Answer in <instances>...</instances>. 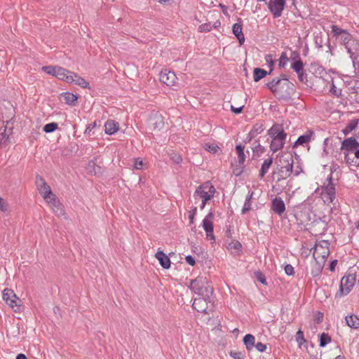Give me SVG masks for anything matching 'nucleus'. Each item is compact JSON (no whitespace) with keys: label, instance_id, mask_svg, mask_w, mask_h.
<instances>
[{"label":"nucleus","instance_id":"48","mask_svg":"<svg viewBox=\"0 0 359 359\" xmlns=\"http://www.w3.org/2000/svg\"><path fill=\"white\" fill-rule=\"evenodd\" d=\"M230 355L233 359H243V354L239 351H231Z\"/></svg>","mask_w":359,"mask_h":359},{"label":"nucleus","instance_id":"34","mask_svg":"<svg viewBox=\"0 0 359 359\" xmlns=\"http://www.w3.org/2000/svg\"><path fill=\"white\" fill-rule=\"evenodd\" d=\"M62 97L66 104H74V103L76 101L77 97L71 93H65L62 95Z\"/></svg>","mask_w":359,"mask_h":359},{"label":"nucleus","instance_id":"29","mask_svg":"<svg viewBox=\"0 0 359 359\" xmlns=\"http://www.w3.org/2000/svg\"><path fill=\"white\" fill-rule=\"evenodd\" d=\"M268 72L261 68H255L253 71V79L255 82L259 81L267 75Z\"/></svg>","mask_w":359,"mask_h":359},{"label":"nucleus","instance_id":"21","mask_svg":"<svg viewBox=\"0 0 359 359\" xmlns=\"http://www.w3.org/2000/svg\"><path fill=\"white\" fill-rule=\"evenodd\" d=\"M314 133L312 130H309L306 134L300 135L294 142L293 147H297L298 146L309 143Z\"/></svg>","mask_w":359,"mask_h":359},{"label":"nucleus","instance_id":"15","mask_svg":"<svg viewBox=\"0 0 359 359\" xmlns=\"http://www.w3.org/2000/svg\"><path fill=\"white\" fill-rule=\"evenodd\" d=\"M359 147V143L354 137L345 139L341 144V149L344 151L352 153Z\"/></svg>","mask_w":359,"mask_h":359},{"label":"nucleus","instance_id":"31","mask_svg":"<svg viewBox=\"0 0 359 359\" xmlns=\"http://www.w3.org/2000/svg\"><path fill=\"white\" fill-rule=\"evenodd\" d=\"M327 180H329V183L327 184V186L325 187L323 193L328 194L329 195L332 196V197H334V196H336V194H335L336 192H335L334 185L332 182V175H330Z\"/></svg>","mask_w":359,"mask_h":359},{"label":"nucleus","instance_id":"25","mask_svg":"<svg viewBox=\"0 0 359 359\" xmlns=\"http://www.w3.org/2000/svg\"><path fill=\"white\" fill-rule=\"evenodd\" d=\"M274 173L278 175L277 182L285 180L291 176L290 172H287V170L284 169L281 166H278Z\"/></svg>","mask_w":359,"mask_h":359},{"label":"nucleus","instance_id":"63","mask_svg":"<svg viewBox=\"0 0 359 359\" xmlns=\"http://www.w3.org/2000/svg\"><path fill=\"white\" fill-rule=\"evenodd\" d=\"M302 172H303V169L300 166V165H297L296 169L294 170V175L295 176H298L299 175H300Z\"/></svg>","mask_w":359,"mask_h":359},{"label":"nucleus","instance_id":"55","mask_svg":"<svg viewBox=\"0 0 359 359\" xmlns=\"http://www.w3.org/2000/svg\"><path fill=\"white\" fill-rule=\"evenodd\" d=\"M290 59L293 60V62L302 60L299 56V54L297 51H292L290 55Z\"/></svg>","mask_w":359,"mask_h":359},{"label":"nucleus","instance_id":"22","mask_svg":"<svg viewBox=\"0 0 359 359\" xmlns=\"http://www.w3.org/2000/svg\"><path fill=\"white\" fill-rule=\"evenodd\" d=\"M119 125L117 122L114 120H108L105 124V133L107 135H113L118 130Z\"/></svg>","mask_w":359,"mask_h":359},{"label":"nucleus","instance_id":"58","mask_svg":"<svg viewBox=\"0 0 359 359\" xmlns=\"http://www.w3.org/2000/svg\"><path fill=\"white\" fill-rule=\"evenodd\" d=\"M254 153H263L264 151V148L259 143L257 146H255L253 149Z\"/></svg>","mask_w":359,"mask_h":359},{"label":"nucleus","instance_id":"47","mask_svg":"<svg viewBox=\"0 0 359 359\" xmlns=\"http://www.w3.org/2000/svg\"><path fill=\"white\" fill-rule=\"evenodd\" d=\"M196 211H197V208L194 207V208L189 212V222L191 224H194V217L196 214Z\"/></svg>","mask_w":359,"mask_h":359},{"label":"nucleus","instance_id":"62","mask_svg":"<svg viewBox=\"0 0 359 359\" xmlns=\"http://www.w3.org/2000/svg\"><path fill=\"white\" fill-rule=\"evenodd\" d=\"M337 259H334V260L332 261L331 263L330 264L329 269L331 271H334V269H335V267L337 266Z\"/></svg>","mask_w":359,"mask_h":359},{"label":"nucleus","instance_id":"32","mask_svg":"<svg viewBox=\"0 0 359 359\" xmlns=\"http://www.w3.org/2000/svg\"><path fill=\"white\" fill-rule=\"evenodd\" d=\"M236 151L238 158L239 164L242 165L244 163L245 161V155L244 153V147L241 144H238L236 146Z\"/></svg>","mask_w":359,"mask_h":359},{"label":"nucleus","instance_id":"42","mask_svg":"<svg viewBox=\"0 0 359 359\" xmlns=\"http://www.w3.org/2000/svg\"><path fill=\"white\" fill-rule=\"evenodd\" d=\"M346 30L342 29L340 27H338L337 26L332 25V32L334 34V36L337 37H340V36L345 32Z\"/></svg>","mask_w":359,"mask_h":359},{"label":"nucleus","instance_id":"5","mask_svg":"<svg viewBox=\"0 0 359 359\" xmlns=\"http://www.w3.org/2000/svg\"><path fill=\"white\" fill-rule=\"evenodd\" d=\"M36 185L39 194L48 203L55 205L56 198L53 194L50 186H48L43 178L40 175L36 177Z\"/></svg>","mask_w":359,"mask_h":359},{"label":"nucleus","instance_id":"9","mask_svg":"<svg viewBox=\"0 0 359 359\" xmlns=\"http://www.w3.org/2000/svg\"><path fill=\"white\" fill-rule=\"evenodd\" d=\"M212 301V298L197 297L194 299L192 307L198 312L208 313L209 304Z\"/></svg>","mask_w":359,"mask_h":359},{"label":"nucleus","instance_id":"18","mask_svg":"<svg viewBox=\"0 0 359 359\" xmlns=\"http://www.w3.org/2000/svg\"><path fill=\"white\" fill-rule=\"evenodd\" d=\"M55 76L58 79L64 80L67 83H73V72L63 67H58Z\"/></svg>","mask_w":359,"mask_h":359},{"label":"nucleus","instance_id":"57","mask_svg":"<svg viewBox=\"0 0 359 359\" xmlns=\"http://www.w3.org/2000/svg\"><path fill=\"white\" fill-rule=\"evenodd\" d=\"M185 260H186L187 263L191 266H194L196 264L195 259L191 255L186 256Z\"/></svg>","mask_w":359,"mask_h":359},{"label":"nucleus","instance_id":"50","mask_svg":"<svg viewBox=\"0 0 359 359\" xmlns=\"http://www.w3.org/2000/svg\"><path fill=\"white\" fill-rule=\"evenodd\" d=\"M284 269H285V273L288 276H292L294 273V268L291 264L285 265Z\"/></svg>","mask_w":359,"mask_h":359},{"label":"nucleus","instance_id":"38","mask_svg":"<svg viewBox=\"0 0 359 359\" xmlns=\"http://www.w3.org/2000/svg\"><path fill=\"white\" fill-rule=\"evenodd\" d=\"M57 128V123L52 122L47 123L43 127V131L46 133H53Z\"/></svg>","mask_w":359,"mask_h":359},{"label":"nucleus","instance_id":"28","mask_svg":"<svg viewBox=\"0 0 359 359\" xmlns=\"http://www.w3.org/2000/svg\"><path fill=\"white\" fill-rule=\"evenodd\" d=\"M73 83L83 88H89V83L87 82L83 78L79 76L78 74L73 72Z\"/></svg>","mask_w":359,"mask_h":359},{"label":"nucleus","instance_id":"35","mask_svg":"<svg viewBox=\"0 0 359 359\" xmlns=\"http://www.w3.org/2000/svg\"><path fill=\"white\" fill-rule=\"evenodd\" d=\"M332 339L331 337L325 332H323L320 335V344L319 346L320 347H325L328 343L331 341Z\"/></svg>","mask_w":359,"mask_h":359},{"label":"nucleus","instance_id":"1","mask_svg":"<svg viewBox=\"0 0 359 359\" xmlns=\"http://www.w3.org/2000/svg\"><path fill=\"white\" fill-rule=\"evenodd\" d=\"M266 85L278 100L287 101L290 99L294 93L293 83L289 81L285 75L282 79H273Z\"/></svg>","mask_w":359,"mask_h":359},{"label":"nucleus","instance_id":"49","mask_svg":"<svg viewBox=\"0 0 359 359\" xmlns=\"http://www.w3.org/2000/svg\"><path fill=\"white\" fill-rule=\"evenodd\" d=\"M252 130L254 131L255 134L258 135L264 130V128L262 125L255 124L253 126Z\"/></svg>","mask_w":359,"mask_h":359},{"label":"nucleus","instance_id":"11","mask_svg":"<svg viewBox=\"0 0 359 359\" xmlns=\"http://www.w3.org/2000/svg\"><path fill=\"white\" fill-rule=\"evenodd\" d=\"M285 5V0H270L268 8L273 14V18H276L281 15Z\"/></svg>","mask_w":359,"mask_h":359},{"label":"nucleus","instance_id":"13","mask_svg":"<svg viewBox=\"0 0 359 359\" xmlns=\"http://www.w3.org/2000/svg\"><path fill=\"white\" fill-rule=\"evenodd\" d=\"M159 80L168 86H172L176 83L177 76L174 72L164 69L160 72Z\"/></svg>","mask_w":359,"mask_h":359},{"label":"nucleus","instance_id":"43","mask_svg":"<svg viewBox=\"0 0 359 359\" xmlns=\"http://www.w3.org/2000/svg\"><path fill=\"white\" fill-rule=\"evenodd\" d=\"M296 341L299 343V346H301L304 342H305L304 332L301 330H299L297 332Z\"/></svg>","mask_w":359,"mask_h":359},{"label":"nucleus","instance_id":"17","mask_svg":"<svg viewBox=\"0 0 359 359\" xmlns=\"http://www.w3.org/2000/svg\"><path fill=\"white\" fill-rule=\"evenodd\" d=\"M238 22L233 24L232 27L233 34L236 36L240 45H243L245 42V36L243 33L242 20L238 18Z\"/></svg>","mask_w":359,"mask_h":359},{"label":"nucleus","instance_id":"61","mask_svg":"<svg viewBox=\"0 0 359 359\" xmlns=\"http://www.w3.org/2000/svg\"><path fill=\"white\" fill-rule=\"evenodd\" d=\"M95 127V123H94L93 124H89L86 130H85V132L84 133L85 134H90V133L91 132V130Z\"/></svg>","mask_w":359,"mask_h":359},{"label":"nucleus","instance_id":"33","mask_svg":"<svg viewBox=\"0 0 359 359\" xmlns=\"http://www.w3.org/2000/svg\"><path fill=\"white\" fill-rule=\"evenodd\" d=\"M279 161L280 164L278 166H283V165H287V163H294L293 156L290 154L281 156L280 157Z\"/></svg>","mask_w":359,"mask_h":359},{"label":"nucleus","instance_id":"14","mask_svg":"<svg viewBox=\"0 0 359 359\" xmlns=\"http://www.w3.org/2000/svg\"><path fill=\"white\" fill-rule=\"evenodd\" d=\"M291 68L297 74L299 81L306 83L307 74L304 72L303 62L302 60L293 62L291 64Z\"/></svg>","mask_w":359,"mask_h":359},{"label":"nucleus","instance_id":"64","mask_svg":"<svg viewBox=\"0 0 359 359\" xmlns=\"http://www.w3.org/2000/svg\"><path fill=\"white\" fill-rule=\"evenodd\" d=\"M199 29L201 31H210V25H202L199 27Z\"/></svg>","mask_w":359,"mask_h":359},{"label":"nucleus","instance_id":"54","mask_svg":"<svg viewBox=\"0 0 359 359\" xmlns=\"http://www.w3.org/2000/svg\"><path fill=\"white\" fill-rule=\"evenodd\" d=\"M204 148L205 150H207L210 152L215 153L217 151V149L219 147L217 146L209 144H205V145L204 146Z\"/></svg>","mask_w":359,"mask_h":359},{"label":"nucleus","instance_id":"24","mask_svg":"<svg viewBox=\"0 0 359 359\" xmlns=\"http://www.w3.org/2000/svg\"><path fill=\"white\" fill-rule=\"evenodd\" d=\"M273 163V158L269 157L267 159L264 161V163L262 165L261 169L259 170V177L263 178L265 174L269 171V169Z\"/></svg>","mask_w":359,"mask_h":359},{"label":"nucleus","instance_id":"19","mask_svg":"<svg viewBox=\"0 0 359 359\" xmlns=\"http://www.w3.org/2000/svg\"><path fill=\"white\" fill-rule=\"evenodd\" d=\"M271 209L279 215H282L285 210V205L281 198H275L271 203Z\"/></svg>","mask_w":359,"mask_h":359},{"label":"nucleus","instance_id":"53","mask_svg":"<svg viewBox=\"0 0 359 359\" xmlns=\"http://www.w3.org/2000/svg\"><path fill=\"white\" fill-rule=\"evenodd\" d=\"M254 347H255L256 349L259 352H264L266 349V344L262 342H258L257 344H255Z\"/></svg>","mask_w":359,"mask_h":359},{"label":"nucleus","instance_id":"60","mask_svg":"<svg viewBox=\"0 0 359 359\" xmlns=\"http://www.w3.org/2000/svg\"><path fill=\"white\" fill-rule=\"evenodd\" d=\"M243 107H244V106H241V107H234L233 106H232V105H231V110L233 113H235V114H238L241 113V111H242V110H243Z\"/></svg>","mask_w":359,"mask_h":359},{"label":"nucleus","instance_id":"39","mask_svg":"<svg viewBox=\"0 0 359 359\" xmlns=\"http://www.w3.org/2000/svg\"><path fill=\"white\" fill-rule=\"evenodd\" d=\"M331 82H332V85H331L330 90V93L337 97H340L341 95V90L337 88V87L335 86V85L334 83L333 79H331Z\"/></svg>","mask_w":359,"mask_h":359},{"label":"nucleus","instance_id":"45","mask_svg":"<svg viewBox=\"0 0 359 359\" xmlns=\"http://www.w3.org/2000/svg\"><path fill=\"white\" fill-rule=\"evenodd\" d=\"M170 158L172 160L174 163L176 164H179L182 162V158L181 156L177 153L172 152L170 154Z\"/></svg>","mask_w":359,"mask_h":359},{"label":"nucleus","instance_id":"56","mask_svg":"<svg viewBox=\"0 0 359 359\" xmlns=\"http://www.w3.org/2000/svg\"><path fill=\"white\" fill-rule=\"evenodd\" d=\"M143 161L140 158H136L134 162V167L137 170L142 168Z\"/></svg>","mask_w":359,"mask_h":359},{"label":"nucleus","instance_id":"23","mask_svg":"<svg viewBox=\"0 0 359 359\" xmlns=\"http://www.w3.org/2000/svg\"><path fill=\"white\" fill-rule=\"evenodd\" d=\"M346 322L348 327L353 329L359 328V318L355 315H350L346 317Z\"/></svg>","mask_w":359,"mask_h":359},{"label":"nucleus","instance_id":"3","mask_svg":"<svg viewBox=\"0 0 359 359\" xmlns=\"http://www.w3.org/2000/svg\"><path fill=\"white\" fill-rule=\"evenodd\" d=\"M189 287L198 297L212 298L213 288L205 277H197L191 280Z\"/></svg>","mask_w":359,"mask_h":359},{"label":"nucleus","instance_id":"27","mask_svg":"<svg viewBox=\"0 0 359 359\" xmlns=\"http://www.w3.org/2000/svg\"><path fill=\"white\" fill-rule=\"evenodd\" d=\"M255 338L252 334H248L243 338V343L248 351L252 350L255 346Z\"/></svg>","mask_w":359,"mask_h":359},{"label":"nucleus","instance_id":"46","mask_svg":"<svg viewBox=\"0 0 359 359\" xmlns=\"http://www.w3.org/2000/svg\"><path fill=\"white\" fill-rule=\"evenodd\" d=\"M344 158L347 163H351L354 161V156L353 153L344 151Z\"/></svg>","mask_w":359,"mask_h":359},{"label":"nucleus","instance_id":"7","mask_svg":"<svg viewBox=\"0 0 359 359\" xmlns=\"http://www.w3.org/2000/svg\"><path fill=\"white\" fill-rule=\"evenodd\" d=\"M3 299L14 310L15 312H18L20 310L21 300L16 296L12 290L8 288L4 290Z\"/></svg>","mask_w":359,"mask_h":359},{"label":"nucleus","instance_id":"51","mask_svg":"<svg viewBox=\"0 0 359 359\" xmlns=\"http://www.w3.org/2000/svg\"><path fill=\"white\" fill-rule=\"evenodd\" d=\"M49 204L52 207V208L55 212L62 213V210L61 208L60 204L57 201H56L55 205L52 204V203H49Z\"/></svg>","mask_w":359,"mask_h":359},{"label":"nucleus","instance_id":"30","mask_svg":"<svg viewBox=\"0 0 359 359\" xmlns=\"http://www.w3.org/2000/svg\"><path fill=\"white\" fill-rule=\"evenodd\" d=\"M254 194L253 191H249L248 194L246 197L244 205L242 208L241 212L242 214H245L247 212L251 210V200L252 198V196Z\"/></svg>","mask_w":359,"mask_h":359},{"label":"nucleus","instance_id":"6","mask_svg":"<svg viewBox=\"0 0 359 359\" xmlns=\"http://www.w3.org/2000/svg\"><path fill=\"white\" fill-rule=\"evenodd\" d=\"M355 280L356 275L355 273H348L341 278L339 289L340 296L346 295L351 292L355 285Z\"/></svg>","mask_w":359,"mask_h":359},{"label":"nucleus","instance_id":"4","mask_svg":"<svg viewBox=\"0 0 359 359\" xmlns=\"http://www.w3.org/2000/svg\"><path fill=\"white\" fill-rule=\"evenodd\" d=\"M330 243L327 241H321L316 243L313 252V257L315 259V265L318 272H320L325 264V262L330 255Z\"/></svg>","mask_w":359,"mask_h":359},{"label":"nucleus","instance_id":"41","mask_svg":"<svg viewBox=\"0 0 359 359\" xmlns=\"http://www.w3.org/2000/svg\"><path fill=\"white\" fill-rule=\"evenodd\" d=\"M322 198L323 199L324 202L326 203H328V204L333 203L336 198V196H334V197H332V196H330L328 194L323 192L322 193Z\"/></svg>","mask_w":359,"mask_h":359},{"label":"nucleus","instance_id":"37","mask_svg":"<svg viewBox=\"0 0 359 359\" xmlns=\"http://www.w3.org/2000/svg\"><path fill=\"white\" fill-rule=\"evenodd\" d=\"M339 38H340L341 41L343 42L345 47L346 46V45H348L349 43V42L351 41H352L353 39L352 38L351 35L349 33H348L346 31H345V32H344V34H342Z\"/></svg>","mask_w":359,"mask_h":359},{"label":"nucleus","instance_id":"10","mask_svg":"<svg viewBox=\"0 0 359 359\" xmlns=\"http://www.w3.org/2000/svg\"><path fill=\"white\" fill-rule=\"evenodd\" d=\"M149 124L153 130H161L164 127V118L158 111L151 114Z\"/></svg>","mask_w":359,"mask_h":359},{"label":"nucleus","instance_id":"52","mask_svg":"<svg viewBox=\"0 0 359 359\" xmlns=\"http://www.w3.org/2000/svg\"><path fill=\"white\" fill-rule=\"evenodd\" d=\"M8 210V204L4 198L0 197V212H6Z\"/></svg>","mask_w":359,"mask_h":359},{"label":"nucleus","instance_id":"8","mask_svg":"<svg viewBox=\"0 0 359 359\" xmlns=\"http://www.w3.org/2000/svg\"><path fill=\"white\" fill-rule=\"evenodd\" d=\"M215 191L214 186L210 182H205L196 189L194 196L195 198H204L205 197L212 198Z\"/></svg>","mask_w":359,"mask_h":359},{"label":"nucleus","instance_id":"12","mask_svg":"<svg viewBox=\"0 0 359 359\" xmlns=\"http://www.w3.org/2000/svg\"><path fill=\"white\" fill-rule=\"evenodd\" d=\"M213 213L210 212L203 220V227L206 233L207 238L209 240H215V236L213 235Z\"/></svg>","mask_w":359,"mask_h":359},{"label":"nucleus","instance_id":"2","mask_svg":"<svg viewBox=\"0 0 359 359\" xmlns=\"http://www.w3.org/2000/svg\"><path fill=\"white\" fill-rule=\"evenodd\" d=\"M268 135L271 139L269 147L273 153L281 150L285 144L287 137V133L284 131L283 126L273 124L268 130Z\"/></svg>","mask_w":359,"mask_h":359},{"label":"nucleus","instance_id":"36","mask_svg":"<svg viewBox=\"0 0 359 359\" xmlns=\"http://www.w3.org/2000/svg\"><path fill=\"white\" fill-rule=\"evenodd\" d=\"M58 67L59 66H43L42 67V70L48 74L55 76Z\"/></svg>","mask_w":359,"mask_h":359},{"label":"nucleus","instance_id":"44","mask_svg":"<svg viewBox=\"0 0 359 359\" xmlns=\"http://www.w3.org/2000/svg\"><path fill=\"white\" fill-rule=\"evenodd\" d=\"M229 248L231 250H235L236 251H240L242 248V245L238 241H233L229 244Z\"/></svg>","mask_w":359,"mask_h":359},{"label":"nucleus","instance_id":"40","mask_svg":"<svg viewBox=\"0 0 359 359\" xmlns=\"http://www.w3.org/2000/svg\"><path fill=\"white\" fill-rule=\"evenodd\" d=\"M289 59L286 55V53L283 52L282 53L280 58H279V66L280 67L284 68L285 65H287Z\"/></svg>","mask_w":359,"mask_h":359},{"label":"nucleus","instance_id":"20","mask_svg":"<svg viewBox=\"0 0 359 359\" xmlns=\"http://www.w3.org/2000/svg\"><path fill=\"white\" fill-rule=\"evenodd\" d=\"M155 257L159 261L161 266L163 269H169L170 266V258L161 250H158L156 255Z\"/></svg>","mask_w":359,"mask_h":359},{"label":"nucleus","instance_id":"59","mask_svg":"<svg viewBox=\"0 0 359 359\" xmlns=\"http://www.w3.org/2000/svg\"><path fill=\"white\" fill-rule=\"evenodd\" d=\"M281 167L287 170V172H290V175L293 172V163H287V165H283V166Z\"/></svg>","mask_w":359,"mask_h":359},{"label":"nucleus","instance_id":"26","mask_svg":"<svg viewBox=\"0 0 359 359\" xmlns=\"http://www.w3.org/2000/svg\"><path fill=\"white\" fill-rule=\"evenodd\" d=\"M358 123H359V119H358V118H354V119L351 120V121L347 124L346 128L342 130V133L345 135H347L351 131H353V130H355L356 128Z\"/></svg>","mask_w":359,"mask_h":359},{"label":"nucleus","instance_id":"16","mask_svg":"<svg viewBox=\"0 0 359 359\" xmlns=\"http://www.w3.org/2000/svg\"><path fill=\"white\" fill-rule=\"evenodd\" d=\"M352 59L356 60L359 57V41L353 39L345 47Z\"/></svg>","mask_w":359,"mask_h":359}]
</instances>
